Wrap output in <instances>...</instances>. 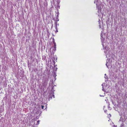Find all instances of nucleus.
Here are the masks:
<instances>
[{
  "label": "nucleus",
  "instance_id": "f257e3e1",
  "mask_svg": "<svg viewBox=\"0 0 127 127\" xmlns=\"http://www.w3.org/2000/svg\"><path fill=\"white\" fill-rule=\"evenodd\" d=\"M102 45L103 46V49H105L107 51H108L109 50L110 48L109 47H106L105 48H104V44L103 43H102Z\"/></svg>",
  "mask_w": 127,
  "mask_h": 127
},
{
  "label": "nucleus",
  "instance_id": "f03ea898",
  "mask_svg": "<svg viewBox=\"0 0 127 127\" xmlns=\"http://www.w3.org/2000/svg\"><path fill=\"white\" fill-rule=\"evenodd\" d=\"M96 5L97 8L98 9V13H100L101 12V8L100 7L99 8L98 7L97 8L98 6H97V4H96Z\"/></svg>",
  "mask_w": 127,
  "mask_h": 127
},
{
  "label": "nucleus",
  "instance_id": "7ed1b4c3",
  "mask_svg": "<svg viewBox=\"0 0 127 127\" xmlns=\"http://www.w3.org/2000/svg\"><path fill=\"white\" fill-rule=\"evenodd\" d=\"M106 66H107V67L108 68H109V66L110 65V63L106 62Z\"/></svg>",
  "mask_w": 127,
  "mask_h": 127
},
{
  "label": "nucleus",
  "instance_id": "20e7f679",
  "mask_svg": "<svg viewBox=\"0 0 127 127\" xmlns=\"http://www.w3.org/2000/svg\"><path fill=\"white\" fill-rule=\"evenodd\" d=\"M53 94H52V93H51V94H50V97L49 98L50 99H51L52 98V96H53L54 98L55 96L54 95H53Z\"/></svg>",
  "mask_w": 127,
  "mask_h": 127
},
{
  "label": "nucleus",
  "instance_id": "39448f33",
  "mask_svg": "<svg viewBox=\"0 0 127 127\" xmlns=\"http://www.w3.org/2000/svg\"><path fill=\"white\" fill-rule=\"evenodd\" d=\"M55 23L56 24V26H55V28L56 29V32H58V28L57 27V22H55Z\"/></svg>",
  "mask_w": 127,
  "mask_h": 127
},
{
  "label": "nucleus",
  "instance_id": "423d86ee",
  "mask_svg": "<svg viewBox=\"0 0 127 127\" xmlns=\"http://www.w3.org/2000/svg\"><path fill=\"white\" fill-rule=\"evenodd\" d=\"M102 31L101 33V41H103L104 40L103 38V37H102V36L103 35L102 34Z\"/></svg>",
  "mask_w": 127,
  "mask_h": 127
},
{
  "label": "nucleus",
  "instance_id": "0eeeda50",
  "mask_svg": "<svg viewBox=\"0 0 127 127\" xmlns=\"http://www.w3.org/2000/svg\"><path fill=\"white\" fill-rule=\"evenodd\" d=\"M122 121V123L121 125V126H123L124 125V124H123V123L124 122V121Z\"/></svg>",
  "mask_w": 127,
  "mask_h": 127
},
{
  "label": "nucleus",
  "instance_id": "6e6552de",
  "mask_svg": "<svg viewBox=\"0 0 127 127\" xmlns=\"http://www.w3.org/2000/svg\"><path fill=\"white\" fill-rule=\"evenodd\" d=\"M44 106L43 105H41V106L40 107V108H41L42 109H43Z\"/></svg>",
  "mask_w": 127,
  "mask_h": 127
},
{
  "label": "nucleus",
  "instance_id": "1a4fd4ad",
  "mask_svg": "<svg viewBox=\"0 0 127 127\" xmlns=\"http://www.w3.org/2000/svg\"><path fill=\"white\" fill-rule=\"evenodd\" d=\"M56 19V21H59V19H58V17H57Z\"/></svg>",
  "mask_w": 127,
  "mask_h": 127
},
{
  "label": "nucleus",
  "instance_id": "9d476101",
  "mask_svg": "<svg viewBox=\"0 0 127 127\" xmlns=\"http://www.w3.org/2000/svg\"><path fill=\"white\" fill-rule=\"evenodd\" d=\"M101 85L102 86V88H103V89H102V90L103 91H104V92H105V90H104L103 88V84H102Z\"/></svg>",
  "mask_w": 127,
  "mask_h": 127
},
{
  "label": "nucleus",
  "instance_id": "9b49d317",
  "mask_svg": "<svg viewBox=\"0 0 127 127\" xmlns=\"http://www.w3.org/2000/svg\"><path fill=\"white\" fill-rule=\"evenodd\" d=\"M99 27L100 28H101V25H100V22H99Z\"/></svg>",
  "mask_w": 127,
  "mask_h": 127
},
{
  "label": "nucleus",
  "instance_id": "f8f14e48",
  "mask_svg": "<svg viewBox=\"0 0 127 127\" xmlns=\"http://www.w3.org/2000/svg\"><path fill=\"white\" fill-rule=\"evenodd\" d=\"M39 121H37V125H38L39 124Z\"/></svg>",
  "mask_w": 127,
  "mask_h": 127
},
{
  "label": "nucleus",
  "instance_id": "ddd939ff",
  "mask_svg": "<svg viewBox=\"0 0 127 127\" xmlns=\"http://www.w3.org/2000/svg\"><path fill=\"white\" fill-rule=\"evenodd\" d=\"M53 50L54 51H56V47H54V48L53 49Z\"/></svg>",
  "mask_w": 127,
  "mask_h": 127
},
{
  "label": "nucleus",
  "instance_id": "4468645a",
  "mask_svg": "<svg viewBox=\"0 0 127 127\" xmlns=\"http://www.w3.org/2000/svg\"><path fill=\"white\" fill-rule=\"evenodd\" d=\"M57 17H59L58 15H59V12H57Z\"/></svg>",
  "mask_w": 127,
  "mask_h": 127
},
{
  "label": "nucleus",
  "instance_id": "2eb2a0df",
  "mask_svg": "<svg viewBox=\"0 0 127 127\" xmlns=\"http://www.w3.org/2000/svg\"><path fill=\"white\" fill-rule=\"evenodd\" d=\"M52 40H53V43H54V42H55V40H54V38H53V39H52Z\"/></svg>",
  "mask_w": 127,
  "mask_h": 127
},
{
  "label": "nucleus",
  "instance_id": "dca6fc26",
  "mask_svg": "<svg viewBox=\"0 0 127 127\" xmlns=\"http://www.w3.org/2000/svg\"><path fill=\"white\" fill-rule=\"evenodd\" d=\"M54 44V47H56V43L55 42L53 43Z\"/></svg>",
  "mask_w": 127,
  "mask_h": 127
},
{
  "label": "nucleus",
  "instance_id": "f3484780",
  "mask_svg": "<svg viewBox=\"0 0 127 127\" xmlns=\"http://www.w3.org/2000/svg\"><path fill=\"white\" fill-rule=\"evenodd\" d=\"M122 119V118L121 117L120 118V119L119 120V122H121Z\"/></svg>",
  "mask_w": 127,
  "mask_h": 127
},
{
  "label": "nucleus",
  "instance_id": "a211bd4d",
  "mask_svg": "<svg viewBox=\"0 0 127 127\" xmlns=\"http://www.w3.org/2000/svg\"><path fill=\"white\" fill-rule=\"evenodd\" d=\"M45 82L46 84H47L48 83V80H45ZM46 85H47V84H46Z\"/></svg>",
  "mask_w": 127,
  "mask_h": 127
},
{
  "label": "nucleus",
  "instance_id": "6ab92c4d",
  "mask_svg": "<svg viewBox=\"0 0 127 127\" xmlns=\"http://www.w3.org/2000/svg\"><path fill=\"white\" fill-rule=\"evenodd\" d=\"M104 78H105V79H107L108 78V77L107 76H106V77H104Z\"/></svg>",
  "mask_w": 127,
  "mask_h": 127
},
{
  "label": "nucleus",
  "instance_id": "aec40b11",
  "mask_svg": "<svg viewBox=\"0 0 127 127\" xmlns=\"http://www.w3.org/2000/svg\"><path fill=\"white\" fill-rule=\"evenodd\" d=\"M45 83H46V82H45H45H44L43 83V84H44V85H45V84H45Z\"/></svg>",
  "mask_w": 127,
  "mask_h": 127
},
{
  "label": "nucleus",
  "instance_id": "412c9836",
  "mask_svg": "<svg viewBox=\"0 0 127 127\" xmlns=\"http://www.w3.org/2000/svg\"><path fill=\"white\" fill-rule=\"evenodd\" d=\"M107 52V51H104V53H105L106 54Z\"/></svg>",
  "mask_w": 127,
  "mask_h": 127
},
{
  "label": "nucleus",
  "instance_id": "4be33fe9",
  "mask_svg": "<svg viewBox=\"0 0 127 127\" xmlns=\"http://www.w3.org/2000/svg\"><path fill=\"white\" fill-rule=\"evenodd\" d=\"M59 25V24H57V26H58Z\"/></svg>",
  "mask_w": 127,
  "mask_h": 127
},
{
  "label": "nucleus",
  "instance_id": "5701e85b",
  "mask_svg": "<svg viewBox=\"0 0 127 127\" xmlns=\"http://www.w3.org/2000/svg\"><path fill=\"white\" fill-rule=\"evenodd\" d=\"M106 56L107 57V54H106Z\"/></svg>",
  "mask_w": 127,
  "mask_h": 127
},
{
  "label": "nucleus",
  "instance_id": "b1692460",
  "mask_svg": "<svg viewBox=\"0 0 127 127\" xmlns=\"http://www.w3.org/2000/svg\"><path fill=\"white\" fill-rule=\"evenodd\" d=\"M57 69V68L56 67V70Z\"/></svg>",
  "mask_w": 127,
  "mask_h": 127
},
{
  "label": "nucleus",
  "instance_id": "393cba45",
  "mask_svg": "<svg viewBox=\"0 0 127 127\" xmlns=\"http://www.w3.org/2000/svg\"><path fill=\"white\" fill-rule=\"evenodd\" d=\"M105 76H106V74H105L104 75Z\"/></svg>",
  "mask_w": 127,
  "mask_h": 127
},
{
  "label": "nucleus",
  "instance_id": "a878e982",
  "mask_svg": "<svg viewBox=\"0 0 127 127\" xmlns=\"http://www.w3.org/2000/svg\"><path fill=\"white\" fill-rule=\"evenodd\" d=\"M95 3V1H94V3Z\"/></svg>",
  "mask_w": 127,
  "mask_h": 127
},
{
  "label": "nucleus",
  "instance_id": "bb28decb",
  "mask_svg": "<svg viewBox=\"0 0 127 127\" xmlns=\"http://www.w3.org/2000/svg\"><path fill=\"white\" fill-rule=\"evenodd\" d=\"M106 111H107V110H106V111H105V112Z\"/></svg>",
  "mask_w": 127,
  "mask_h": 127
},
{
  "label": "nucleus",
  "instance_id": "cd10ccee",
  "mask_svg": "<svg viewBox=\"0 0 127 127\" xmlns=\"http://www.w3.org/2000/svg\"><path fill=\"white\" fill-rule=\"evenodd\" d=\"M106 111H107V110H106V111H105V112Z\"/></svg>",
  "mask_w": 127,
  "mask_h": 127
}]
</instances>
